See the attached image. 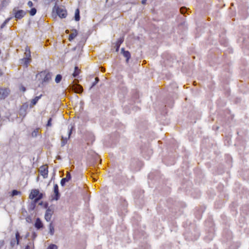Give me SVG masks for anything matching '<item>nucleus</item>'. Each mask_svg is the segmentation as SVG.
Instances as JSON below:
<instances>
[{
    "mask_svg": "<svg viewBox=\"0 0 249 249\" xmlns=\"http://www.w3.org/2000/svg\"><path fill=\"white\" fill-rule=\"evenodd\" d=\"M51 74L47 71H42L38 73L36 77L39 80H41V83L42 86H45L51 79Z\"/></svg>",
    "mask_w": 249,
    "mask_h": 249,
    "instance_id": "nucleus-1",
    "label": "nucleus"
},
{
    "mask_svg": "<svg viewBox=\"0 0 249 249\" xmlns=\"http://www.w3.org/2000/svg\"><path fill=\"white\" fill-rule=\"evenodd\" d=\"M43 196V194L40 193L38 189H32L29 195V198L31 200H35V203H37Z\"/></svg>",
    "mask_w": 249,
    "mask_h": 249,
    "instance_id": "nucleus-2",
    "label": "nucleus"
},
{
    "mask_svg": "<svg viewBox=\"0 0 249 249\" xmlns=\"http://www.w3.org/2000/svg\"><path fill=\"white\" fill-rule=\"evenodd\" d=\"M25 52L24 53V57L20 60V63L24 65L26 68L29 63L31 62V56L30 48L27 46L25 48Z\"/></svg>",
    "mask_w": 249,
    "mask_h": 249,
    "instance_id": "nucleus-3",
    "label": "nucleus"
},
{
    "mask_svg": "<svg viewBox=\"0 0 249 249\" xmlns=\"http://www.w3.org/2000/svg\"><path fill=\"white\" fill-rule=\"evenodd\" d=\"M14 12L15 18L17 20L21 19L25 15V12L23 10H17L16 8H15L13 9Z\"/></svg>",
    "mask_w": 249,
    "mask_h": 249,
    "instance_id": "nucleus-4",
    "label": "nucleus"
},
{
    "mask_svg": "<svg viewBox=\"0 0 249 249\" xmlns=\"http://www.w3.org/2000/svg\"><path fill=\"white\" fill-rule=\"evenodd\" d=\"M10 92L8 88H0V100L4 99L9 94Z\"/></svg>",
    "mask_w": 249,
    "mask_h": 249,
    "instance_id": "nucleus-5",
    "label": "nucleus"
},
{
    "mask_svg": "<svg viewBox=\"0 0 249 249\" xmlns=\"http://www.w3.org/2000/svg\"><path fill=\"white\" fill-rule=\"evenodd\" d=\"M60 196V194L59 192L58 186L56 184L53 187V194L52 195V197L53 200H58Z\"/></svg>",
    "mask_w": 249,
    "mask_h": 249,
    "instance_id": "nucleus-6",
    "label": "nucleus"
},
{
    "mask_svg": "<svg viewBox=\"0 0 249 249\" xmlns=\"http://www.w3.org/2000/svg\"><path fill=\"white\" fill-rule=\"evenodd\" d=\"M48 167L47 165L41 166L39 169V172L40 174L44 178H46L48 174Z\"/></svg>",
    "mask_w": 249,
    "mask_h": 249,
    "instance_id": "nucleus-7",
    "label": "nucleus"
},
{
    "mask_svg": "<svg viewBox=\"0 0 249 249\" xmlns=\"http://www.w3.org/2000/svg\"><path fill=\"white\" fill-rule=\"evenodd\" d=\"M57 15L61 18H65L67 15V12L65 9L58 7L56 9Z\"/></svg>",
    "mask_w": 249,
    "mask_h": 249,
    "instance_id": "nucleus-8",
    "label": "nucleus"
},
{
    "mask_svg": "<svg viewBox=\"0 0 249 249\" xmlns=\"http://www.w3.org/2000/svg\"><path fill=\"white\" fill-rule=\"evenodd\" d=\"M70 89L77 93L80 94L83 92V87L80 85H71L69 86Z\"/></svg>",
    "mask_w": 249,
    "mask_h": 249,
    "instance_id": "nucleus-9",
    "label": "nucleus"
},
{
    "mask_svg": "<svg viewBox=\"0 0 249 249\" xmlns=\"http://www.w3.org/2000/svg\"><path fill=\"white\" fill-rule=\"evenodd\" d=\"M53 213V209L51 207H49L46 212V213L45 214V219L47 221H49L51 220L52 214Z\"/></svg>",
    "mask_w": 249,
    "mask_h": 249,
    "instance_id": "nucleus-10",
    "label": "nucleus"
},
{
    "mask_svg": "<svg viewBox=\"0 0 249 249\" xmlns=\"http://www.w3.org/2000/svg\"><path fill=\"white\" fill-rule=\"evenodd\" d=\"M71 178V175L70 172H67L65 178H63L60 182V184L62 186L65 185L67 182H68Z\"/></svg>",
    "mask_w": 249,
    "mask_h": 249,
    "instance_id": "nucleus-11",
    "label": "nucleus"
},
{
    "mask_svg": "<svg viewBox=\"0 0 249 249\" xmlns=\"http://www.w3.org/2000/svg\"><path fill=\"white\" fill-rule=\"evenodd\" d=\"M121 53L126 58V63H128L129 60L131 57L130 53L127 51H125L124 48L121 49Z\"/></svg>",
    "mask_w": 249,
    "mask_h": 249,
    "instance_id": "nucleus-12",
    "label": "nucleus"
},
{
    "mask_svg": "<svg viewBox=\"0 0 249 249\" xmlns=\"http://www.w3.org/2000/svg\"><path fill=\"white\" fill-rule=\"evenodd\" d=\"M34 225L37 230H40L44 227L43 224L39 218H36Z\"/></svg>",
    "mask_w": 249,
    "mask_h": 249,
    "instance_id": "nucleus-13",
    "label": "nucleus"
},
{
    "mask_svg": "<svg viewBox=\"0 0 249 249\" xmlns=\"http://www.w3.org/2000/svg\"><path fill=\"white\" fill-rule=\"evenodd\" d=\"M42 96V94H41L40 95L36 96L35 98L32 99L30 105V107H33L35 105H36V104L37 103L39 99L41 98Z\"/></svg>",
    "mask_w": 249,
    "mask_h": 249,
    "instance_id": "nucleus-14",
    "label": "nucleus"
},
{
    "mask_svg": "<svg viewBox=\"0 0 249 249\" xmlns=\"http://www.w3.org/2000/svg\"><path fill=\"white\" fill-rule=\"evenodd\" d=\"M71 130L69 131L68 132V138H64L63 136L61 137V146H64L67 143L68 141V139H69L71 135Z\"/></svg>",
    "mask_w": 249,
    "mask_h": 249,
    "instance_id": "nucleus-15",
    "label": "nucleus"
},
{
    "mask_svg": "<svg viewBox=\"0 0 249 249\" xmlns=\"http://www.w3.org/2000/svg\"><path fill=\"white\" fill-rule=\"evenodd\" d=\"M22 239V237L20 236L19 232L17 231L15 234V238L14 239L16 241V245H19L20 243V240Z\"/></svg>",
    "mask_w": 249,
    "mask_h": 249,
    "instance_id": "nucleus-16",
    "label": "nucleus"
},
{
    "mask_svg": "<svg viewBox=\"0 0 249 249\" xmlns=\"http://www.w3.org/2000/svg\"><path fill=\"white\" fill-rule=\"evenodd\" d=\"M77 35V32L76 30H73L72 32L70 34L69 39L70 41H71Z\"/></svg>",
    "mask_w": 249,
    "mask_h": 249,
    "instance_id": "nucleus-17",
    "label": "nucleus"
},
{
    "mask_svg": "<svg viewBox=\"0 0 249 249\" xmlns=\"http://www.w3.org/2000/svg\"><path fill=\"white\" fill-rule=\"evenodd\" d=\"M80 11L78 8L76 9L75 11L74 19L76 21H78L80 20Z\"/></svg>",
    "mask_w": 249,
    "mask_h": 249,
    "instance_id": "nucleus-18",
    "label": "nucleus"
},
{
    "mask_svg": "<svg viewBox=\"0 0 249 249\" xmlns=\"http://www.w3.org/2000/svg\"><path fill=\"white\" fill-rule=\"evenodd\" d=\"M54 232V226L53 224V223L51 222L49 225V233L51 235H53Z\"/></svg>",
    "mask_w": 249,
    "mask_h": 249,
    "instance_id": "nucleus-19",
    "label": "nucleus"
},
{
    "mask_svg": "<svg viewBox=\"0 0 249 249\" xmlns=\"http://www.w3.org/2000/svg\"><path fill=\"white\" fill-rule=\"evenodd\" d=\"M80 70L78 69V67L75 66L74 68V71L72 73L73 77H77L80 73Z\"/></svg>",
    "mask_w": 249,
    "mask_h": 249,
    "instance_id": "nucleus-20",
    "label": "nucleus"
},
{
    "mask_svg": "<svg viewBox=\"0 0 249 249\" xmlns=\"http://www.w3.org/2000/svg\"><path fill=\"white\" fill-rule=\"evenodd\" d=\"M25 249H34V243L33 242H29L26 246L25 247Z\"/></svg>",
    "mask_w": 249,
    "mask_h": 249,
    "instance_id": "nucleus-21",
    "label": "nucleus"
},
{
    "mask_svg": "<svg viewBox=\"0 0 249 249\" xmlns=\"http://www.w3.org/2000/svg\"><path fill=\"white\" fill-rule=\"evenodd\" d=\"M123 41H124L123 38H120L118 40V41L117 42V44H116V46H117L116 51H118L121 44L123 42Z\"/></svg>",
    "mask_w": 249,
    "mask_h": 249,
    "instance_id": "nucleus-22",
    "label": "nucleus"
},
{
    "mask_svg": "<svg viewBox=\"0 0 249 249\" xmlns=\"http://www.w3.org/2000/svg\"><path fill=\"white\" fill-rule=\"evenodd\" d=\"M62 76L60 74H57L55 78V81L56 83H59L62 80Z\"/></svg>",
    "mask_w": 249,
    "mask_h": 249,
    "instance_id": "nucleus-23",
    "label": "nucleus"
},
{
    "mask_svg": "<svg viewBox=\"0 0 249 249\" xmlns=\"http://www.w3.org/2000/svg\"><path fill=\"white\" fill-rule=\"evenodd\" d=\"M39 133V129L37 128L36 129L33 131V132L32 133V136L33 137H36Z\"/></svg>",
    "mask_w": 249,
    "mask_h": 249,
    "instance_id": "nucleus-24",
    "label": "nucleus"
},
{
    "mask_svg": "<svg viewBox=\"0 0 249 249\" xmlns=\"http://www.w3.org/2000/svg\"><path fill=\"white\" fill-rule=\"evenodd\" d=\"M11 18H8L7 19H6L4 21V22L1 24V28H3L8 23V22L9 21V20H10Z\"/></svg>",
    "mask_w": 249,
    "mask_h": 249,
    "instance_id": "nucleus-25",
    "label": "nucleus"
},
{
    "mask_svg": "<svg viewBox=\"0 0 249 249\" xmlns=\"http://www.w3.org/2000/svg\"><path fill=\"white\" fill-rule=\"evenodd\" d=\"M36 13V10L35 8H32L30 11V14L31 16H34Z\"/></svg>",
    "mask_w": 249,
    "mask_h": 249,
    "instance_id": "nucleus-26",
    "label": "nucleus"
},
{
    "mask_svg": "<svg viewBox=\"0 0 249 249\" xmlns=\"http://www.w3.org/2000/svg\"><path fill=\"white\" fill-rule=\"evenodd\" d=\"M20 194V192L19 191H18L16 190H14L12 191V196H17V195H18V194Z\"/></svg>",
    "mask_w": 249,
    "mask_h": 249,
    "instance_id": "nucleus-27",
    "label": "nucleus"
},
{
    "mask_svg": "<svg viewBox=\"0 0 249 249\" xmlns=\"http://www.w3.org/2000/svg\"><path fill=\"white\" fill-rule=\"evenodd\" d=\"M16 244V241L14 238H12L10 241V246L11 248H13Z\"/></svg>",
    "mask_w": 249,
    "mask_h": 249,
    "instance_id": "nucleus-28",
    "label": "nucleus"
},
{
    "mask_svg": "<svg viewBox=\"0 0 249 249\" xmlns=\"http://www.w3.org/2000/svg\"><path fill=\"white\" fill-rule=\"evenodd\" d=\"M187 9L185 7H182L180 9V12L182 14H185Z\"/></svg>",
    "mask_w": 249,
    "mask_h": 249,
    "instance_id": "nucleus-29",
    "label": "nucleus"
},
{
    "mask_svg": "<svg viewBox=\"0 0 249 249\" xmlns=\"http://www.w3.org/2000/svg\"><path fill=\"white\" fill-rule=\"evenodd\" d=\"M57 246L54 244H51L47 249H57Z\"/></svg>",
    "mask_w": 249,
    "mask_h": 249,
    "instance_id": "nucleus-30",
    "label": "nucleus"
},
{
    "mask_svg": "<svg viewBox=\"0 0 249 249\" xmlns=\"http://www.w3.org/2000/svg\"><path fill=\"white\" fill-rule=\"evenodd\" d=\"M37 203L35 202V200H32L31 203V208L32 210H34L36 206Z\"/></svg>",
    "mask_w": 249,
    "mask_h": 249,
    "instance_id": "nucleus-31",
    "label": "nucleus"
},
{
    "mask_svg": "<svg viewBox=\"0 0 249 249\" xmlns=\"http://www.w3.org/2000/svg\"><path fill=\"white\" fill-rule=\"evenodd\" d=\"M23 107L24 106H23L22 107H21V108L20 109V115H23L24 116H25L26 114L25 110H23Z\"/></svg>",
    "mask_w": 249,
    "mask_h": 249,
    "instance_id": "nucleus-32",
    "label": "nucleus"
},
{
    "mask_svg": "<svg viewBox=\"0 0 249 249\" xmlns=\"http://www.w3.org/2000/svg\"><path fill=\"white\" fill-rule=\"evenodd\" d=\"M37 236V235L36 232H33L32 233L31 238H32V240H33V242H34V241L35 240V239L36 238Z\"/></svg>",
    "mask_w": 249,
    "mask_h": 249,
    "instance_id": "nucleus-33",
    "label": "nucleus"
},
{
    "mask_svg": "<svg viewBox=\"0 0 249 249\" xmlns=\"http://www.w3.org/2000/svg\"><path fill=\"white\" fill-rule=\"evenodd\" d=\"M99 81V79L98 77H96L95 78V82L92 84V85L91 87V88L93 87H94Z\"/></svg>",
    "mask_w": 249,
    "mask_h": 249,
    "instance_id": "nucleus-34",
    "label": "nucleus"
},
{
    "mask_svg": "<svg viewBox=\"0 0 249 249\" xmlns=\"http://www.w3.org/2000/svg\"><path fill=\"white\" fill-rule=\"evenodd\" d=\"M52 118H50L48 121L47 124V126H51L52 125Z\"/></svg>",
    "mask_w": 249,
    "mask_h": 249,
    "instance_id": "nucleus-35",
    "label": "nucleus"
},
{
    "mask_svg": "<svg viewBox=\"0 0 249 249\" xmlns=\"http://www.w3.org/2000/svg\"><path fill=\"white\" fill-rule=\"evenodd\" d=\"M78 83H79V81L77 79H74L73 81V83H72V85H79L78 84Z\"/></svg>",
    "mask_w": 249,
    "mask_h": 249,
    "instance_id": "nucleus-36",
    "label": "nucleus"
},
{
    "mask_svg": "<svg viewBox=\"0 0 249 249\" xmlns=\"http://www.w3.org/2000/svg\"><path fill=\"white\" fill-rule=\"evenodd\" d=\"M27 5L30 7H32L33 6V3L31 1H29L27 3Z\"/></svg>",
    "mask_w": 249,
    "mask_h": 249,
    "instance_id": "nucleus-37",
    "label": "nucleus"
},
{
    "mask_svg": "<svg viewBox=\"0 0 249 249\" xmlns=\"http://www.w3.org/2000/svg\"><path fill=\"white\" fill-rule=\"evenodd\" d=\"M20 90H22L23 92H25L26 91V88L23 86H21Z\"/></svg>",
    "mask_w": 249,
    "mask_h": 249,
    "instance_id": "nucleus-38",
    "label": "nucleus"
},
{
    "mask_svg": "<svg viewBox=\"0 0 249 249\" xmlns=\"http://www.w3.org/2000/svg\"><path fill=\"white\" fill-rule=\"evenodd\" d=\"M146 1H147V0H142V4H145L146 3Z\"/></svg>",
    "mask_w": 249,
    "mask_h": 249,
    "instance_id": "nucleus-39",
    "label": "nucleus"
},
{
    "mask_svg": "<svg viewBox=\"0 0 249 249\" xmlns=\"http://www.w3.org/2000/svg\"><path fill=\"white\" fill-rule=\"evenodd\" d=\"M29 236V232H27L26 234L25 235V238H27L28 236Z\"/></svg>",
    "mask_w": 249,
    "mask_h": 249,
    "instance_id": "nucleus-40",
    "label": "nucleus"
},
{
    "mask_svg": "<svg viewBox=\"0 0 249 249\" xmlns=\"http://www.w3.org/2000/svg\"><path fill=\"white\" fill-rule=\"evenodd\" d=\"M30 217H28L26 218V221L29 222V220H30Z\"/></svg>",
    "mask_w": 249,
    "mask_h": 249,
    "instance_id": "nucleus-41",
    "label": "nucleus"
},
{
    "mask_svg": "<svg viewBox=\"0 0 249 249\" xmlns=\"http://www.w3.org/2000/svg\"><path fill=\"white\" fill-rule=\"evenodd\" d=\"M66 33H68L69 31L68 30H66Z\"/></svg>",
    "mask_w": 249,
    "mask_h": 249,
    "instance_id": "nucleus-42",
    "label": "nucleus"
},
{
    "mask_svg": "<svg viewBox=\"0 0 249 249\" xmlns=\"http://www.w3.org/2000/svg\"><path fill=\"white\" fill-rule=\"evenodd\" d=\"M0 74H1V70H0Z\"/></svg>",
    "mask_w": 249,
    "mask_h": 249,
    "instance_id": "nucleus-43",
    "label": "nucleus"
},
{
    "mask_svg": "<svg viewBox=\"0 0 249 249\" xmlns=\"http://www.w3.org/2000/svg\"><path fill=\"white\" fill-rule=\"evenodd\" d=\"M42 202L40 203H39V205H41V204H42Z\"/></svg>",
    "mask_w": 249,
    "mask_h": 249,
    "instance_id": "nucleus-44",
    "label": "nucleus"
},
{
    "mask_svg": "<svg viewBox=\"0 0 249 249\" xmlns=\"http://www.w3.org/2000/svg\"><path fill=\"white\" fill-rule=\"evenodd\" d=\"M108 0H106V2H107Z\"/></svg>",
    "mask_w": 249,
    "mask_h": 249,
    "instance_id": "nucleus-45",
    "label": "nucleus"
}]
</instances>
